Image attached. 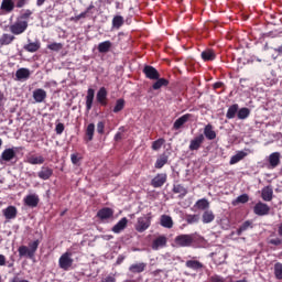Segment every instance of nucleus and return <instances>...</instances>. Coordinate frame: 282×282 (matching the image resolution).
I'll return each mask as SVG.
<instances>
[{"instance_id":"obj_1","label":"nucleus","mask_w":282,"mask_h":282,"mask_svg":"<svg viewBox=\"0 0 282 282\" xmlns=\"http://www.w3.org/2000/svg\"><path fill=\"white\" fill-rule=\"evenodd\" d=\"M40 243V240H34L33 242H29V247L20 246L18 249L19 257H28V259H32L36 254Z\"/></svg>"},{"instance_id":"obj_2","label":"nucleus","mask_w":282,"mask_h":282,"mask_svg":"<svg viewBox=\"0 0 282 282\" xmlns=\"http://www.w3.org/2000/svg\"><path fill=\"white\" fill-rule=\"evenodd\" d=\"M195 241L194 235L182 234L175 237L174 243L177 248H191Z\"/></svg>"},{"instance_id":"obj_3","label":"nucleus","mask_w":282,"mask_h":282,"mask_svg":"<svg viewBox=\"0 0 282 282\" xmlns=\"http://www.w3.org/2000/svg\"><path fill=\"white\" fill-rule=\"evenodd\" d=\"M58 265L62 270H69L74 265V259L72 258V252L66 251L59 257Z\"/></svg>"},{"instance_id":"obj_4","label":"nucleus","mask_w":282,"mask_h":282,"mask_svg":"<svg viewBox=\"0 0 282 282\" xmlns=\"http://www.w3.org/2000/svg\"><path fill=\"white\" fill-rule=\"evenodd\" d=\"M9 30L11 34H23V32L28 30V21H21L17 19V21L9 26Z\"/></svg>"},{"instance_id":"obj_5","label":"nucleus","mask_w":282,"mask_h":282,"mask_svg":"<svg viewBox=\"0 0 282 282\" xmlns=\"http://www.w3.org/2000/svg\"><path fill=\"white\" fill-rule=\"evenodd\" d=\"M150 226H151V216H142L138 218L135 230L137 232H144L145 230H149Z\"/></svg>"},{"instance_id":"obj_6","label":"nucleus","mask_w":282,"mask_h":282,"mask_svg":"<svg viewBox=\"0 0 282 282\" xmlns=\"http://www.w3.org/2000/svg\"><path fill=\"white\" fill-rule=\"evenodd\" d=\"M253 213L254 215H258V217L270 215V206H268V204L259 202L254 205Z\"/></svg>"},{"instance_id":"obj_7","label":"nucleus","mask_w":282,"mask_h":282,"mask_svg":"<svg viewBox=\"0 0 282 282\" xmlns=\"http://www.w3.org/2000/svg\"><path fill=\"white\" fill-rule=\"evenodd\" d=\"M143 74H145V77H148L150 80H158L160 78V73L158 69L150 65H145L143 67Z\"/></svg>"},{"instance_id":"obj_8","label":"nucleus","mask_w":282,"mask_h":282,"mask_svg":"<svg viewBox=\"0 0 282 282\" xmlns=\"http://www.w3.org/2000/svg\"><path fill=\"white\" fill-rule=\"evenodd\" d=\"M205 137L204 134H198L189 142V151H199L202 149V144H204Z\"/></svg>"},{"instance_id":"obj_9","label":"nucleus","mask_w":282,"mask_h":282,"mask_svg":"<svg viewBox=\"0 0 282 282\" xmlns=\"http://www.w3.org/2000/svg\"><path fill=\"white\" fill-rule=\"evenodd\" d=\"M14 158H17V152L14 151V148L6 149L0 156V163L10 162L11 160H14Z\"/></svg>"},{"instance_id":"obj_10","label":"nucleus","mask_w":282,"mask_h":282,"mask_svg":"<svg viewBox=\"0 0 282 282\" xmlns=\"http://www.w3.org/2000/svg\"><path fill=\"white\" fill-rule=\"evenodd\" d=\"M97 217L101 221H105L107 219H111V217H113V209H111L109 207L101 208V209L98 210Z\"/></svg>"},{"instance_id":"obj_11","label":"nucleus","mask_w":282,"mask_h":282,"mask_svg":"<svg viewBox=\"0 0 282 282\" xmlns=\"http://www.w3.org/2000/svg\"><path fill=\"white\" fill-rule=\"evenodd\" d=\"M164 184H166V174H158L151 181V186H153V188H162Z\"/></svg>"},{"instance_id":"obj_12","label":"nucleus","mask_w":282,"mask_h":282,"mask_svg":"<svg viewBox=\"0 0 282 282\" xmlns=\"http://www.w3.org/2000/svg\"><path fill=\"white\" fill-rule=\"evenodd\" d=\"M3 216L8 221L10 219H17V215H19V210L14 206H8L2 210Z\"/></svg>"},{"instance_id":"obj_13","label":"nucleus","mask_w":282,"mask_h":282,"mask_svg":"<svg viewBox=\"0 0 282 282\" xmlns=\"http://www.w3.org/2000/svg\"><path fill=\"white\" fill-rule=\"evenodd\" d=\"M191 118H193V115L191 113L183 115L182 117L175 120L173 129H175V131L182 129V127H184V124H186V122L191 120Z\"/></svg>"},{"instance_id":"obj_14","label":"nucleus","mask_w":282,"mask_h":282,"mask_svg":"<svg viewBox=\"0 0 282 282\" xmlns=\"http://www.w3.org/2000/svg\"><path fill=\"white\" fill-rule=\"evenodd\" d=\"M39 195L30 194L24 198L25 206H29L30 208H36L39 206Z\"/></svg>"},{"instance_id":"obj_15","label":"nucleus","mask_w":282,"mask_h":282,"mask_svg":"<svg viewBox=\"0 0 282 282\" xmlns=\"http://www.w3.org/2000/svg\"><path fill=\"white\" fill-rule=\"evenodd\" d=\"M127 224H129V219L127 217L121 218L113 227H112V232L115 235H120L124 228H127Z\"/></svg>"},{"instance_id":"obj_16","label":"nucleus","mask_w":282,"mask_h":282,"mask_svg":"<svg viewBox=\"0 0 282 282\" xmlns=\"http://www.w3.org/2000/svg\"><path fill=\"white\" fill-rule=\"evenodd\" d=\"M269 164L271 169H276L281 164V152H273L269 155Z\"/></svg>"},{"instance_id":"obj_17","label":"nucleus","mask_w":282,"mask_h":282,"mask_svg":"<svg viewBox=\"0 0 282 282\" xmlns=\"http://www.w3.org/2000/svg\"><path fill=\"white\" fill-rule=\"evenodd\" d=\"M145 270L147 263L144 262L133 263L129 267V272H131V274H141V272H144Z\"/></svg>"},{"instance_id":"obj_18","label":"nucleus","mask_w":282,"mask_h":282,"mask_svg":"<svg viewBox=\"0 0 282 282\" xmlns=\"http://www.w3.org/2000/svg\"><path fill=\"white\" fill-rule=\"evenodd\" d=\"M45 98H47V91L45 89L37 88L33 91V100L35 102H44Z\"/></svg>"},{"instance_id":"obj_19","label":"nucleus","mask_w":282,"mask_h":282,"mask_svg":"<svg viewBox=\"0 0 282 282\" xmlns=\"http://www.w3.org/2000/svg\"><path fill=\"white\" fill-rule=\"evenodd\" d=\"M52 175H54V170H52L51 167L47 166H42L41 171L37 172V177H40V180H50V177H52Z\"/></svg>"},{"instance_id":"obj_20","label":"nucleus","mask_w":282,"mask_h":282,"mask_svg":"<svg viewBox=\"0 0 282 282\" xmlns=\"http://www.w3.org/2000/svg\"><path fill=\"white\" fill-rule=\"evenodd\" d=\"M252 228H254V225L252 224L251 220H246L236 231V235L238 237H241V235H243V232H246V230H251Z\"/></svg>"},{"instance_id":"obj_21","label":"nucleus","mask_w":282,"mask_h":282,"mask_svg":"<svg viewBox=\"0 0 282 282\" xmlns=\"http://www.w3.org/2000/svg\"><path fill=\"white\" fill-rule=\"evenodd\" d=\"M166 238L165 236H160L152 242V250H160V248H164L166 246Z\"/></svg>"},{"instance_id":"obj_22","label":"nucleus","mask_w":282,"mask_h":282,"mask_svg":"<svg viewBox=\"0 0 282 282\" xmlns=\"http://www.w3.org/2000/svg\"><path fill=\"white\" fill-rule=\"evenodd\" d=\"M31 73L28 68H19L15 72V78L17 80H28V78H30Z\"/></svg>"},{"instance_id":"obj_23","label":"nucleus","mask_w":282,"mask_h":282,"mask_svg":"<svg viewBox=\"0 0 282 282\" xmlns=\"http://www.w3.org/2000/svg\"><path fill=\"white\" fill-rule=\"evenodd\" d=\"M274 195V191H272V187L265 186L262 188L261 197L263 202H272V197Z\"/></svg>"},{"instance_id":"obj_24","label":"nucleus","mask_w":282,"mask_h":282,"mask_svg":"<svg viewBox=\"0 0 282 282\" xmlns=\"http://www.w3.org/2000/svg\"><path fill=\"white\" fill-rule=\"evenodd\" d=\"M203 135H205L207 140H215V138H217V132L213 130V124L208 123L205 126Z\"/></svg>"},{"instance_id":"obj_25","label":"nucleus","mask_w":282,"mask_h":282,"mask_svg":"<svg viewBox=\"0 0 282 282\" xmlns=\"http://www.w3.org/2000/svg\"><path fill=\"white\" fill-rule=\"evenodd\" d=\"M160 225L163 227V228H173V218L169 215H162L161 216V219H160Z\"/></svg>"},{"instance_id":"obj_26","label":"nucleus","mask_w":282,"mask_h":282,"mask_svg":"<svg viewBox=\"0 0 282 282\" xmlns=\"http://www.w3.org/2000/svg\"><path fill=\"white\" fill-rule=\"evenodd\" d=\"M97 101H99L100 105L106 107L107 105V89L105 87H101L97 93Z\"/></svg>"},{"instance_id":"obj_27","label":"nucleus","mask_w":282,"mask_h":282,"mask_svg":"<svg viewBox=\"0 0 282 282\" xmlns=\"http://www.w3.org/2000/svg\"><path fill=\"white\" fill-rule=\"evenodd\" d=\"M94 96H95L94 88H89L87 90V96H86V109H87V111H90V109L94 105Z\"/></svg>"},{"instance_id":"obj_28","label":"nucleus","mask_w":282,"mask_h":282,"mask_svg":"<svg viewBox=\"0 0 282 282\" xmlns=\"http://www.w3.org/2000/svg\"><path fill=\"white\" fill-rule=\"evenodd\" d=\"M186 268H188L189 270H202V268H204V264L197 260H187L185 262Z\"/></svg>"},{"instance_id":"obj_29","label":"nucleus","mask_w":282,"mask_h":282,"mask_svg":"<svg viewBox=\"0 0 282 282\" xmlns=\"http://www.w3.org/2000/svg\"><path fill=\"white\" fill-rule=\"evenodd\" d=\"M25 52H39L41 50V42L35 41V42H30L29 44L24 45Z\"/></svg>"},{"instance_id":"obj_30","label":"nucleus","mask_w":282,"mask_h":282,"mask_svg":"<svg viewBox=\"0 0 282 282\" xmlns=\"http://www.w3.org/2000/svg\"><path fill=\"white\" fill-rule=\"evenodd\" d=\"M238 111H239V105L237 104L231 105L227 110L226 118L228 120H232V118L237 116Z\"/></svg>"},{"instance_id":"obj_31","label":"nucleus","mask_w":282,"mask_h":282,"mask_svg":"<svg viewBox=\"0 0 282 282\" xmlns=\"http://www.w3.org/2000/svg\"><path fill=\"white\" fill-rule=\"evenodd\" d=\"M203 224H213V221H215V214L213 213V210H205L203 213Z\"/></svg>"},{"instance_id":"obj_32","label":"nucleus","mask_w":282,"mask_h":282,"mask_svg":"<svg viewBox=\"0 0 282 282\" xmlns=\"http://www.w3.org/2000/svg\"><path fill=\"white\" fill-rule=\"evenodd\" d=\"M200 56H202L203 61L208 62V61H215L217 55L215 54V51H213V50H205L202 52Z\"/></svg>"},{"instance_id":"obj_33","label":"nucleus","mask_w":282,"mask_h":282,"mask_svg":"<svg viewBox=\"0 0 282 282\" xmlns=\"http://www.w3.org/2000/svg\"><path fill=\"white\" fill-rule=\"evenodd\" d=\"M111 41H105L98 44V52L100 54H107L111 50Z\"/></svg>"},{"instance_id":"obj_34","label":"nucleus","mask_w":282,"mask_h":282,"mask_svg":"<svg viewBox=\"0 0 282 282\" xmlns=\"http://www.w3.org/2000/svg\"><path fill=\"white\" fill-rule=\"evenodd\" d=\"M198 210H208L210 208V203L206 198L198 199L195 204Z\"/></svg>"},{"instance_id":"obj_35","label":"nucleus","mask_w":282,"mask_h":282,"mask_svg":"<svg viewBox=\"0 0 282 282\" xmlns=\"http://www.w3.org/2000/svg\"><path fill=\"white\" fill-rule=\"evenodd\" d=\"M1 10L12 12V10H14V0H2Z\"/></svg>"},{"instance_id":"obj_36","label":"nucleus","mask_w":282,"mask_h":282,"mask_svg":"<svg viewBox=\"0 0 282 282\" xmlns=\"http://www.w3.org/2000/svg\"><path fill=\"white\" fill-rule=\"evenodd\" d=\"M121 25H124V18L122 15H115L112 19V28L120 30Z\"/></svg>"},{"instance_id":"obj_37","label":"nucleus","mask_w":282,"mask_h":282,"mask_svg":"<svg viewBox=\"0 0 282 282\" xmlns=\"http://www.w3.org/2000/svg\"><path fill=\"white\" fill-rule=\"evenodd\" d=\"M169 86V80L166 78H158L156 82L152 85L154 90L162 89V87Z\"/></svg>"},{"instance_id":"obj_38","label":"nucleus","mask_w":282,"mask_h":282,"mask_svg":"<svg viewBox=\"0 0 282 282\" xmlns=\"http://www.w3.org/2000/svg\"><path fill=\"white\" fill-rule=\"evenodd\" d=\"M14 39V35L3 33L2 36L0 37V45H10V43H12Z\"/></svg>"},{"instance_id":"obj_39","label":"nucleus","mask_w":282,"mask_h":282,"mask_svg":"<svg viewBox=\"0 0 282 282\" xmlns=\"http://www.w3.org/2000/svg\"><path fill=\"white\" fill-rule=\"evenodd\" d=\"M248 155V153L240 151L237 154H235L234 156H231L229 164H237V162H241V160H243V158H246Z\"/></svg>"},{"instance_id":"obj_40","label":"nucleus","mask_w":282,"mask_h":282,"mask_svg":"<svg viewBox=\"0 0 282 282\" xmlns=\"http://www.w3.org/2000/svg\"><path fill=\"white\" fill-rule=\"evenodd\" d=\"M250 202V196L248 194H241L235 200H232V205L237 206V204H248Z\"/></svg>"},{"instance_id":"obj_41","label":"nucleus","mask_w":282,"mask_h":282,"mask_svg":"<svg viewBox=\"0 0 282 282\" xmlns=\"http://www.w3.org/2000/svg\"><path fill=\"white\" fill-rule=\"evenodd\" d=\"M173 193H178L182 197H186V195H188V189H186L182 184H177L174 185Z\"/></svg>"},{"instance_id":"obj_42","label":"nucleus","mask_w":282,"mask_h":282,"mask_svg":"<svg viewBox=\"0 0 282 282\" xmlns=\"http://www.w3.org/2000/svg\"><path fill=\"white\" fill-rule=\"evenodd\" d=\"M96 131V126L94 123H89L86 129V135L88 142H91L94 140V132Z\"/></svg>"},{"instance_id":"obj_43","label":"nucleus","mask_w":282,"mask_h":282,"mask_svg":"<svg viewBox=\"0 0 282 282\" xmlns=\"http://www.w3.org/2000/svg\"><path fill=\"white\" fill-rule=\"evenodd\" d=\"M250 116V109L249 108H241L237 112V117L239 120H246Z\"/></svg>"},{"instance_id":"obj_44","label":"nucleus","mask_w":282,"mask_h":282,"mask_svg":"<svg viewBox=\"0 0 282 282\" xmlns=\"http://www.w3.org/2000/svg\"><path fill=\"white\" fill-rule=\"evenodd\" d=\"M30 17H32V10L26 9L18 17V21H30Z\"/></svg>"},{"instance_id":"obj_45","label":"nucleus","mask_w":282,"mask_h":282,"mask_svg":"<svg viewBox=\"0 0 282 282\" xmlns=\"http://www.w3.org/2000/svg\"><path fill=\"white\" fill-rule=\"evenodd\" d=\"M124 109V99L120 98L116 101L115 108L112 109L113 113H120Z\"/></svg>"},{"instance_id":"obj_46","label":"nucleus","mask_w":282,"mask_h":282,"mask_svg":"<svg viewBox=\"0 0 282 282\" xmlns=\"http://www.w3.org/2000/svg\"><path fill=\"white\" fill-rule=\"evenodd\" d=\"M166 162H169V156L165 154L161 155L155 162V169H162Z\"/></svg>"},{"instance_id":"obj_47","label":"nucleus","mask_w":282,"mask_h":282,"mask_svg":"<svg viewBox=\"0 0 282 282\" xmlns=\"http://www.w3.org/2000/svg\"><path fill=\"white\" fill-rule=\"evenodd\" d=\"M45 162V158L43 156H30L28 159L29 164H43Z\"/></svg>"},{"instance_id":"obj_48","label":"nucleus","mask_w":282,"mask_h":282,"mask_svg":"<svg viewBox=\"0 0 282 282\" xmlns=\"http://www.w3.org/2000/svg\"><path fill=\"white\" fill-rule=\"evenodd\" d=\"M166 142V140L160 138L152 142V150L153 151H160L162 149V145Z\"/></svg>"},{"instance_id":"obj_49","label":"nucleus","mask_w":282,"mask_h":282,"mask_svg":"<svg viewBox=\"0 0 282 282\" xmlns=\"http://www.w3.org/2000/svg\"><path fill=\"white\" fill-rule=\"evenodd\" d=\"M274 274L279 281L282 280V263L278 262L274 264Z\"/></svg>"},{"instance_id":"obj_50","label":"nucleus","mask_w":282,"mask_h":282,"mask_svg":"<svg viewBox=\"0 0 282 282\" xmlns=\"http://www.w3.org/2000/svg\"><path fill=\"white\" fill-rule=\"evenodd\" d=\"M47 50H51L52 52H61V50H63V43L53 42L47 45Z\"/></svg>"},{"instance_id":"obj_51","label":"nucleus","mask_w":282,"mask_h":282,"mask_svg":"<svg viewBox=\"0 0 282 282\" xmlns=\"http://www.w3.org/2000/svg\"><path fill=\"white\" fill-rule=\"evenodd\" d=\"M87 17V13L84 11L79 13L78 15L72 17L70 21H74V23H78L80 19H85Z\"/></svg>"},{"instance_id":"obj_52","label":"nucleus","mask_w":282,"mask_h":282,"mask_svg":"<svg viewBox=\"0 0 282 282\" xmlns=\"http://www.w3.org/2000/svg\"><path fill=\"white\" fill-rule=\"evenodd\" d=\"M197 221H199V216L197 215L187 216V224H197Z\"/></svg>"},{"instance_id":"obj_53","label":"nucleus","mask_w":282,"mask_h":282,"mask_svg":"<svg viewBox=\"0 0 282 282\" xmlns=\"http://www.w3.org/2000/svg\"><path fill=\"white\" fill-rule=\"evenodd\" d=\"M210 282H226V278L214 274L210 276Z\"/></svg>"},{"instance_id":"obj_54","label":"nucleus","mask_w":282,"mask_h":282,"mask_svg":"<svg viewBox=\"0 0 282 282\" xmlns=\"http://www.w3.org/2000/svg\"><path fill=\"white\" fill-rule=\"evenodd\" d=\"M15 1V8H24V6H28L30 3V0H13Z\"/></svg>"},{"instance_id":"obj_55","label":"nucleus","mask_w":282,"mask_h":282,"mask_svg":"<svg viewBox=\"0 0 282 282\" xmlns=\"http://www.w3.org/2000/svg\"><path fill=\"white\" fill-rule=\"evenodd\" d=\"M55 131H56L57 135H61L65 131V124L57 123L55 127Z\"/></svg>"},{"instance_id":"obj_56","label":"nucleus","mask_w":282,"mask_h":282,"mask_svg":"<svg viewBox=\"0 0 282 282\" xmlns=\"http://www.w3.org/2000/svg\"><path fill=\"white\" fill-rule=\"evenodd\" d=\"M97 133H100V134L105 133V123L102 121H99L97 123Z\"/></svg>"},{"instance_id":"obj_57","label":"nucleus","mask_w":282,"mask_h":282,"mask_svg":"<svg viewBox=\"0 0 282 282\" xmlns=\"http://www.w3.org/2000/svg\"><path fill=\"white\" fill-rule=\"evenodd\" d=\"M271 246H281L282 239L275 238L270 240Z\"/></svg>"},{"instance_id":"obj_58","label":"nucleus","mask_w":282,"mask_h":282,"mask_svg":"<svg viewBox=\"0 0 282 282\" xmlns=\"http://www.w3.org/2000/svg\"><path fill=\"white\" fill-rule=\"evenodd\" d=\"M70 161L73 162V164H78V162H80V159H78V154H72Z\"/></svg>"},{"instance_id":"obj_59","label":"nucleus","mask_w":282,"mask_h":282,"mask_svg":"<svg viewBox=\"0 0 282 282\" xmlns=\"http://www.w3.org/2000/svg\"><path fill=\"white\" fill-rule=\"evenodd\" d=\"M94 8H96V6H94V2H91L88 8L85 10L86 14H94V12H91V10H94Z\"/></svg>"},{"instance_id":"obj_60","label":"nucleus","mask_w":282,"mask_h":282,"mask_svg":"<svg viewBox=\"0 0 282 282\" xmlns=\"http://www.w3.org/2000/svg\"><path fill=\"white\" fill-rule=\"evenodd\" d=\"M101 282H116V278L112 275H108L105 279H102Z\"/></svg>"},{"instance_id":"obj_61","label":"nucleus","mask_w":282,"mask_h":282,"mask_svg":"<svg viewBox=\"0 0 282 282\" xmlns=\"http://www.w3.org/2000/svg\"><path fill=\"white\" fill-rule=\"evenodd\" d=\"M122 261H124V256H119L118 258H117V265H120V263H122Z\"/></svg>"},{"instance_id":"obj_62","label":"nucleus","mask_w":282,"mask_h":282,"mask_svg":"<svg viewBox=\"0 0 282 282\" xmlns=\"http://www.w3.org/2000/svg\"><path fill=\"white\" fill-rule=\"evenodd\" d=\"M0 265H6V256L0 254Z\"/></svg>"},{"instance_id":"obj_63","label":"nucleus","mask_w":282,"mask_h":282,"mask_svg":"<svg viewBox=\"0 0 282 282\" xmlns=\"http://www.w3.org/2000/svg\"><path fill=\"white\" fill-rule=\"evenodd\" d=\"M115 140H116V142H119V140H122V133L118 132V133L115 135Z\"/></svg>"},{"instance_id":"obj_64","label":"nucleus","mask_w":282,"mask_h":282,"mask_svg":"<svg viewBox=\"0 0 282 282\" xmlns=\"http://www.w3.org/2000/svg\"><path fill=\"white\" fill-rule=\"evenodd\" d=\"M274 52H276L278 54H282V45L274 48Z\"/></svg>"}]
</instances>
